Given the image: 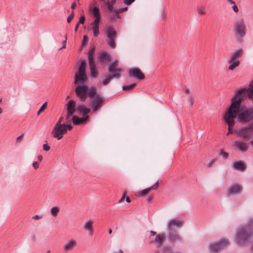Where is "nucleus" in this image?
I'll list each match as a JSON object with an SVG mask.
<instances>
[{"label": "nucleus", "instance_id": "obj_1", "mask_svg": "<svg viewBox=\"0 0 253 253\" xmlns=\"http://www.w3.org/2000/svg\"><path fill=\"white\" fill-rule=\"evenodd\" d=\"M248 88H243L237 91L231 99V104L236 105L237 109L235 113L236 118L241 123H248L253 120V107H241L244 98L247 97L253 102V80Z\"/></svg>", "mask_w": 253, "mask_h": 253}, {"label": "nucleus", "instance_id": "obj_2", "mask_svg": "<svg viewBox=\"0 0 253 253\" xmlns=\"http://www.w3.org/2000/svg\"><path fill=\"white\" fill-rule=\"evenodd\" d=\"M75 93L81 102H84L87 98H90V105L93 112L98 110L105 102L104 97L100 94H97V88L86 85H78L75 88Z\"/></svg>", "mask_w": 253, "mask_h": 253}, {"label": "nucleus", "instance_id": "obj_3", "mask_svg": "<svg viewBox=\"0 0 253 253\" xmlns=\"http://www.w3.org/2000/svg\"><path fill=\"white\" fill-rule=\"evenodd\" d=\"M253 234V219L249 221L245 226L239 228L236 235L235 242L238 245H243L248 242Z\"/></svg>", "mask_w": 253, "mask_h": 253}, {"label": "nucleus", "instance_id": "obj_4", "mask_svg": "<svg viewBox=\"0 0 253 253\" xmlns=\"http://www.w3.org/2000/svg\"><path fill=\"white\" fill-rule=\"evenodd\" d=\"M238 110L236 105L232 104L231 107H229L228 111L225 113L223 116V120L228 125V132L227 135L232 133L231 130L235 124L234 119H236L235 114Z\"/></svg>", "mask_w": 253, "mask_h": 253}, {"label": "nucleus", "instance_id": "obj_5", "mask_svg": "<svg viewBox=\"0 0 253 253\" xmlns=\"http://www.w3.org/2000/svg\"><path fill=\"white\" fill-rule=\"evenodd\" d=\"M86 61H82L79 68L78 72L75 75L74 83L81 84L82 85H84L88 79L87 75L85 74Z\"/></svg>", "mask_w": 253, "mask_h": 253}, {"label": "nucleus", "instance_id": "obj_6", "mask_svg": "<svg viewBox=\"0 0 253 253\" xmlns=\"http://www.w3.org/2000/svg\"><path fill=\"white\" fill-rule=\"evenodd\" d=\"M234 132L239 137L247 138L253 135V123L247 125L238 129H235Z\"/></svg>", "mask_w": 253, "mask_h": 253}, {"label": "nucleus", "instance_id": "obj_7", "mask_svg": "<svg viewBox=\"0 0 253 253\" xmlns=\"http://www.w3.org/2000/svg\"><path fill=\"white\" fill-rule=\"evenodd\" d=\"M108 70L110 73H112V74L110 75L111 76H117L113 77V78L117 79L121 77V74L123 72L122 68L119 66L117 60H115L110 63L108 66Z\"/></svg>", "mask_w": 253, "mask_h": 253}, {"label": "nucleus", "instance_id": "obj_8", "mask_svg": "<svg viewBox=\"0 0 253 253\" xmlns=\"http://www.w3.org/2000/svg\"><path fill=\"white\" fill-rule=\"evenodd\" d=\"M106 34L109 40L108 45L112 48H115L116 47L115 39L117 36L116 31L111 26L108 27L106 30Z\"/></svg>", "mask_w": 253, "mask_h": 253}, {"label": "nucleus", "instance_id": "obj_9", "mask_svg": "<svg viewBox=\"0 0 253 253\" xmlns=\"http://www.w3.org/2000/svg\"><path fill=\"white\" fill-rule=\"evenodd\" d=\"M65 133H66V129L64 127L63 124L62 125H55L51 131V134L53 137L58 140L61 139Z\"/></svg>", "mask_w": 253, "mask_h": 253}, {"label": "nucleus", "instance_id": "obj_10", "mask_svg": "<svg viewBox=\"0 0 253 253\" xmlns=\"http://www.w3.org/2000/svg\"><path fill=\"white\" fill-rule=\"evenodd\" d=\"M245 26L243 19H240L235 23L236 34L239 35L241 37H244L245 35Z\"/></svg>", "mask_w": 253, "mask_h": 253}, {"label": "nucleus", "instance_id": "obj_11", "mask_svg": "<svg viewBox=\"0 0 253 253\" xmlns=\"http://www.w3.org/2000/svg\"><path fill=\"white\" fill-rule=\"evenodd\" d=\"M228 244V242L226 239H221L218 242L212 244L210 246V249L213 252H216L223 247Z\"/></svg>", "mask_w": 253, "mask_h": 253}, {"label": "nucleus", "instance_id": "obj_12", "mask_svg": "<svg viewBox=\"0 0 253 253\" xmlns=\"http://www.w3.org/2000/svg\"><path fill=\"white\" fill-rule=\"evenodd\" d=\"M128 74L130 77H134L139 80H143L145 78V75L138 68H133L130 70Z\"/></svg>", "mask_w": 253, "mask_h": 253}, {"label": "nucleus", "instance_id": "obj_13", "mask_svg": "<svg viewBox=\"0 0 253 253\" xmlns=\"http://www.w3.org/2000/svg\"><path fill=\"white\" fill-rule=\"evenodd\" d=\"M242 190V186L236 183L233 185L231 186L228 190L227 194L229 195H237L241 193Z\"/></svg>", "mask_w": 253, "mask_h": 253}, {"label": "nucleus", "instance_id": "obj_14", "mask_svg": "<svg viewBox=\"0 0 253 253\" xmlns=\"http://www.w3.org/2000/svg\"><path fill=\"white\" fill-rule=\"evenodd\" d=\"M243 52V49L240 48L231 53L229 58L228 60V62L231 63L234 61L237 60L236 59L239 58L242 56Z\"/></svg>", "mask_w": 253, "mask_h": 253}, {"label": "nucleus", "instance_id": "obj_15", "mask_svg": "<svg viewBox=\"0 0 253 253\" xmlns=\"http://www.w3.org/2000/svg\"><path fill=\"white\" fill-rule=\"evenodd\" d=\"M169 240L171 243L177 242L181 240V237L178 233L174 231H169L168 236Z\"/></svg>", "mask_w": 253, "mask_h": 253}, {"label": "nucleus", "instance_id": "obj_16", "mask_svg": "<svg viewBox=\"0 0 253 253\" xmlns=\"http://www.w3.org/2000/svg\"><path fill=\"white\" fill-rule=\"evenodd\" d=\"M78 111L80 113L83 114V117L89 118L88 114L90 112V109L87 108L85 105H79L77 108Z\"/></svg>", "mask_w": 253, "mask_h": 253}, {"label": "nucleus", "instance_id": "obj_17", "mask_svg": "<svg viewBox=\"0 0 253 253\" xmlns=\"http://www.w3.org/2000/svg\"><path fill=\"white\" fill-rule=\"evenodd\" d=\"M159 186V180L152 186L146 188L141 191L138 194L139 196H145L147 195L151 190H156Z\"/></svg>", "mask_w": 253, "mask_h": 253}, {"label": "nucleus", "instance_id": "obj_18", "mask_svg": "<svg viewBox=\"0 0 253 253\" xmlns=\"http://www.w3.org/2000/svg\"><path fill=\"white\" fill-rule=\"evenodd\" d=\"M234 146L239 150L242 152H246L248 150L249 146L245 142H241L235 141L234 142Z\"/></svg>", "mask_w": 253, "mask_h": 253}, {"label": "nucleus", "instance_id": "obj_19", "mask_svg": "<svg viewBox=\"0 0 253 253\" xmlns=\"http://www.w3.org/2000/svg\"><path fill=\"white\" fill-rule=\"evenodd\" d=\"M166 238V236L164 234H158L156 235L155 240L154 241H150V243L151 244L156 243L159 246H160L162 245Z\"/></svg>", "mask_w": 253, "mask_h": 253}, {"label": "nucleus", "instance_id": "obj_20", "mask_svg": "<svg viewBox=\"0 0 253 253\" xmlns=\"http://www.w3.org/2000/svg\"><path fill=\"white\" fill-rule=\"evenodd\" d=\"M77 245V242L75 240L72 239L68 241L64 245L63 249L65 251L67 252L73 249Z\"/></svg>", "mask_w": 253, "mask_h": 253}, {"label": "nucleus", "instance_id": "obj_21", "mask_svg": "<svg viewBox=\"0 0 253 253\" xmlns=\"http://www.w3.org/2000/svg\"><path fill=\"white\" fill-rule=\"evenodd\" d=\"M182 223L183 222L180 220L172 219L170 220L169 222L168 227V230L169 231H171L172 230V227H180L182 225Z\"/></svg>", "mask_w": 253, "mask_h": 253}, {"label": "nucleus", "instance_id": "obj_22", "mask_svg": "<svg viewBox=\"0 0 253 253\" xmlns=\"http://www.w3.org/2000/svg\"><path fill=\"white\" fill-rule=\"evenodd\" d=\"M232 167L234 169L240 171H244L246 168L244 162L242 161L235 162L232 164Z\"/></svg>", "mask_w": 253, "mask_h": 253}, {"label": "nucleus", "instance_id": "obj_23", "mask_svg": "<svg viewBox=\"0 0 253 253\" xmlns=\"http://www.w3.org/2000/svg\"><path fill=\"white\" fill-rule=\"evenodd\" d=\"M76 101L72 99L69 101L67 104V112L75 113L76 112Z\"/></svg>", "mask_w": 253, "mask_h": 253}, {"label": "nucleus", "instance_id": "obj_24", "mask_svg": "<svg viewBox=\"0 0 253 253\" xmlns=\"http://www.w3.org/2000/svg\"><path fill=\"white\" fill-rule=\"evenodd\" d=\"M87 120V117L79 118L77 116H74L72 117V120L73 123L75 125H78L84 123Z\"/></svg>", "mask_w": 253, "mask_h": 253}, {"label": "nucleus", "instance_id": "obj_25", "mask_svg": "<svg viewBox=\"0 0 253 253\" xmlns=\"http://www.w3.org/2000/svg\"><path fill=\"white\" fill-rule=\"evenodd\" d=\"M92 224H93V222L91 220H88L85 222L84 227V229L85 230H87L89 232V234L90 235H92L93 233Z\"/></svg>", "mask_w": 253, "mask_h": 253}, {"label": "nucleus", "instance_id": "obj_26", "mask_svg": "<svg viewBox=\"0 0 253 253\" xmlns=\"http://www.w3.org/2000/svg\"><path fill=\"white\" fill-rule=\"evenodd\" d=\"M111 13L110 15V19L112 22H115L117 19H121V16L120 14L118 13L116 9H114L112 11H111Z\"/></svg>", "mask_w": 253, "mask_h": 253}, {"label": "nucleus", "instance_id": "obj_27", "mask_svg": "<svg viewBox=\"0 0 253 253\" xmlns=\"http://www.w3.org/2000/svg\"><path fill=\"white\" fill-rule=\"evenodd\" d=\"M116 2V0H107L106 5L109 11H112L114 9V5Z\"/></svg>", "mask_w": 253, "mask_h": 253}, {"label": "nucleus", "instance_id": "obj_28", "mask_svg": "<svg viewBox=\"0 0 253 253\" xmlns=\"http://www.w3.org/2000/svg\"><path fill=\"white\" fill-rule=\"evenodd\" d=\"M231 64L229 66L228 69L231 71L234 70L235 68L239 66L240 61L238 60L234 61L231 63Z\"/></svg>", "mask_w": 253, "mask_h": 253}, {"label": "nucleus", "instance_id": "obj_29", "mask_svg": "<svg viewBox=\"0 0 253 253\" xmlns=\"http://www.w3.org/2000/svg\"><path fill=\"white\" fill-rule=\"evenodd\" d=\"M115 76H117L115 75ZM113 77H114V76H111L110 75H106L105 77L104 80H103V81L102 83V85H106L108 84L110 82V81L113 79H114Z\"/></svg>", "mask_w": 253, "mask_h": 253}, {"label": "nucleus", "instance_id": "obj_30", "mask_svg": "<svg viewBox=\"0 0 253 253\" xmlns=\"http://www.w3.org/2000/svg\"><path fill=\"white\" fill-rule=\"evenodd\" d=\"M91 76L93 78H96L98 75V72L95 69V64L90 66Z\"/></svg>", "mask_w": 253, "mask_h": 253}, {"label": "nucleus", "instance_id": "obj_31", "mask_svg": "<svg viewBox=\"0 0 253 253\" xmlns=\"http://www.w3.org/2000/svg\"><path fill=\"white\" fill-rule=\"evenodd\" d=\"M91 12L95 18L100 17L99 9L98 7H94L91 10Z\"/></svg>", "mask_w": 253, "mask_h": 253}, {"label": "nucleus", "instance_id": "obj_32", "mask_svg": "<svg viewBox=\"0 0 253 253\" xmlns=\"http://www.w3.org/2000/svg\"><path fill=\"white\" fill-rule=\"evenodd\" d=\"M100 59L101 61L104 62V61H107L109 60V56L107 52H103L101 55H100Z\"/></svg>", "mask_w": 253, "mask_h": 253}, {"label": "nucleus", "instance_id": "obj_33", "mask_svg": "<svg viewBox=\"0 0 253 253\" xmlns=\"http://www.w3.org/2000/svg\"><path fill=\"white\" fill-rule=\"evenodd\" d=\"M60 211V208L58 207H52L50 210V212L52 215L56 216Z\"/></svg>", "mask_w": 253, "mask_h": 253}, {"label": "nucleus", "instance_id": "obj_34", "mask_svg": "<svg viewBox=\"0 0 253 253\" xmlns=\"http://www.w3.org/2000/svg\"><path fill=\"white\" fill-rule=\"evenodd\" d=\"M136 86V84L134 83V84H132L130 85H124L122 87V89L123 90H132L134 88V87H135Z\"/></svg>", "mask_w": 253, "mask_h": 253}, {"label": "nucleus", "instance_id": "obj_35", "mask_svg": "<svg viewBox=\"0 0 253 253\" xmlns=\"http://www.w3.org/2000/svg\"><path fill=\"white\" fill-rule=\"evenodd\" d=\"M88 61H89V66L95 64V62L94 61L93 55H92V53L91 52V51L89 52Z\"/></svg>", "mask_w": 253, "mask_h": 253}, {"label": "nucleus", "instance_id": "obj_36", "mask_svg": "<svg viewBox=\"0 0 253 253\" xmlns=\"http://www.w3.org/2000/svg\"><path fill=\"white\" fill-rule=\"evenodd\" d=\"M197 11L200 15H205L206 14L205 8L203 6H198L197 8Z\"/></svg>", "mask_w": 253, "mask_h": 253}, {"label": "nucleus", "instance_id": "obj_37", "mask_svg": "<svg viewBox=\"0 0 253 253\" xmlns=\"http://www.w3.org/2000/svg\"><path fill=\"white\" fill-rule=\"evenodd\" d=\"M91 29L93 31V36L95 37H98L100 34L99 27H91Z\"/></svg>", "mask_w": 253, "mask_h": 253}, {"label": "nucleus", "instance_id": "obj_38", "mask_svg": "<svg viewBox=\"0 0 253 253\" xmlns=\"http://www.w3.org/2000/svg\"><path fill=\"white\" fill-rule=\"evenodd\" d=\"M100 21V17L95 18L94 21L90 25L92 27H99V23Z\"/></svg>", "mask_w": 253, "mask_h": 253}, {"label": "nucleus", "instance_id": "obj_39", "mask_svg": "<svg viewBox=\"0 0 253 253\" xmlns=\"http://www.w3.org/2000/svg\"><path fill=\"white\" fill-rule=\"evenodd\" d=\"M47 102H45L41 106L39 110L38 111L37 113V115H39L42 112L44 111V110L47 107Z\"/></svg>", "mask_w": 253, "mask_h": 253}, {"label": "nucleus", "instance_id": "obj_40", "mask_svg": "<svg viewBox=\"0 0 253 253\" xmlns=\"http://www.w3.org/2000/svg\"><path fill=\"white\" fill-rule=\"evenodd\" d=\"M219 154L221 155L224 159H227L228 156V153L224 151L222 149L220 150Z\"/></svg>", "mask_w": 253, "mask_h": 253}, {"label": "nucleus", "instance_id": "obj_41", "mask_svg": "<svg viewBox=\"0 0 253 253\" xmlns=\"http://www.w3.org/2000/svg\"><path fill=\"white\" fill-rule=\"evenodd\" d=\"M69 122L70 123V124H63L64 127L66 129V132H67L68 130H70L72 129V126L71 124V122H70V120H69Z\"/></svg>", "mask_w": 253, "mask_h": 253}, {"label": "nucleus", "instance_id": "obj_42", "mask_svg": "<svg viewBox=\"0 0 253 253\" xmlns=\"http://www.w3.org/2000/svg\"><path fill=\"white\" fill-rule=\"evenodd\" d=\"M74 11H72L70 14V15H69L68 17H67V22L68 23H70L71 22V21L73 20V18H74Z\"/></svg>", "mask_w": 253, "mask_h": 253}, {"label": "nucleus", "instance_id": "obj_43", "mask_svg": "<svg viewBox=\"0 0 253 253\" xmlns=\"http://www.w3.org/2000/svg\"><path fill=\"white\" fill-rule=\"evenodd\" d=\"M188 101L190 103V106L192 107L194 104V99L192 96L190 95L188 98Z\"/></svg>", "mask_w": 253, "mask_h": 253}, {"label": "nucleus", "instance_id": "obj_44", "mask_svg": "<svg viewBox=\"0 0 253 253\" xmlns=\"http://www.w3.org/2000/svg\"><path fill=\"white\" fill-rule=\"evenodd\" d=\"M74 113L67 112V114L66 116V120L67 122H69V120L71 118V116L74 114Z\"/></svg>", "mask_w": 253, "mask_h": 253}, {"label": "nucleus", "instance_id": "obj_45", "mask_svg": "<svg viewBox=\"0 0 253 253\" xmlns=\"http://www.w3.org/2000/svg\"><path fill=\"white\" fill-rule=\"evenodd\" d=\"M74 113L67 112V114L66 116V120L67 122H69V120L71 118V116L74 114Z\"/></svg>", "mask_w": 253, "mask_h": 253}, {"label": "nucleus", "instance_id": "obj_46", "mask_svg": "<svg viewBox=\"0 0 253 253\" xmlns=\"http://www.w3.org/2000/svg\"><path fill=\"white\" fill-rule=\"evenodd\" d=\"M127 8H128L127 7H126L124 8H119L116 10H117L118 13H119L120 14L124 11H126L127 10Z\"/></svg>", "mask_w": 253, "mask_h": 253}, {"label": "nucleus", "instance_id": "obj_47", "mask_svg": "<svg viewBox=\"0 0 253 253\" xmlns=\"http://www.w3.org/2000/svg\"><path fill=\"white\" fill-rule=\"evenodd\" d=\"M135 0H124V2L125 4L128 5L133 2Z\"/></svg>", "mask_w": 253, "mask_h": 253}, {"label": "nucleus", "instance_id": "obj_48", "mask_svg": "<svg viewBox=\"0 0 253 253\" xmlns=\"http://www.w3.org/2000/svg\"><path fill=\"white\" fill-rule=\"evenodd\" d=\"M50 146L47 144H44L43 145V149L45 151H48L50 150Z\"/></svg>", "mask_w": 253, "mask_h": 253}, {"label": "nucleus", "instance_id": "obj_49", "mask_svg": "<svg viewBox=\"0 0 253 253\" xmlns=\"http://www.w3.org/2000/svg\"><path fill=\"white\" fill-rule=\"evenodd\" d=\"M85 22V17L84 16H81L80 18L79 21L78 23L79 24H84Z\"/></svg>", "mask_w": 253, "mask_h": 253}, {"label": "nucleus", "instance_id": "obj_50", "mask_svg": "<svg viewBox=\"0 0 253 253\" xmlns=\"http://www.w3.org/2000/svg\"><path fill=\"white\" fill-rule=\"evenodd\" d=\"M215 161H216L215 159L211 160L210 162H209L208 163V164H207L208 167L210 168L213 165V164H214L215 163Z\"/></svg>", "mask_w": 253, "mask_h": 253}, {"label": "nucleus", "instance_id": "obj_51", "mask_svg": "<svg viewBox=\"0 0 253 253\" xmlns=\"http://www.w3.org/2000/svg\"><path fill=\"white\" fill-rule=\"evenodd\" d=\"M33 166L35 169H37L39 167V162H34L33 163Z\"/></svg>", "mask_w": 253, "mask_h": 253}, {"label": "nucleus", "instance_id": "obj_52", "mask_svg": "<svg viewBox=\"0 0 253 253\" xmlns=\"http://www.w3.org/2000/svg\"><path fill=\"white\" fill-rule=\"evenodd\" d=\"M63 117H61L58 120L57 122L55 124V125L58 124V125H62L63 124H62V122L63 120Z\"/></svg>", "mask_w": 253, "mask_h": 253}, {"label": "nucleus", "instance_id": "obj_53", "mask_svg": "<svg viewBox=\"0 0 253 253\" xmlns=\"http://www.w3.org/2000/svg\"><path fill=\"white\" fill-rule=\"evenodd\" d=\"M232 9L235 12H238L239 11V9L237 7V6L236 5L235 3H234V4H232Z\"/></svg>", "mask_w": 253, "mask_h": 253}, {"label": "nucleus", "instance_id": "obj_54", "mask_svg": "<svg viewBox=\"0 0 253 253\" xmlns=\"http://www.w3.org/2000/svg\"><path fill=\"white\" fill-rule=\"evenodd\" d=\"M125 194H126V193L125 192L124 193L123 195L122 196V197H121V198L120 199V200H119V203H122L124 201L125 199Z\"/></svg>", "mask_w": 253, "mask_h": 253}, {"label": "nucleus", "instance_id": "obj_55", "mask_svg": "<svg viewBox=\"0 0 253 253\" xmlns=\"http://www.w3.org/2000/svg\"><path fill=\"white\" fill-rule=\"evenodd\" d=\"M67 41V37H66L65 40L63 42V46L62 47L60 48V49L64 48L66 47V43Z\"/></svg>", "mask_w": 253, "mask_h": 253}, {"label": "nucleus", "instance_id": "obj_56", "mask_svg": "<svg viewBox=\"0 0 253 253\" xmlns=\"http://www.w3.org/2000/svg\"><path fill=\"white\" fill-rule=\"evenodd\" d=\"M33 218L35 219H40L42 218V216L39 215H35L33 217Z\"/></svg>", "mask_w": 253, "mask_h": 253}, {"label": "nucleus", "instance_id": "obj_57", "mask_svg": "<svg viewBox=\"0 0 253 253\" xmlns=\"http://www.w3.org/2000/svg\"><path fill=\"white\" fill-rule=\"evenodd\" d=\"M24 136V134H21L20 136H19L18 137H17L16 138V141L17 142H18L20 141V140Z\"/></svg>", "mask_w": 253, "mask_h": 253}, {"label": "nucleus", "instance_id": "obj_58", "mask_svg": "<svg viewBox=\"0 0 253 253\" xmlns=\"http://www.w3.org/2000/svg\"><path fill=\"white\" fill-rule=\"evenodd\" d=\"M150 234H151V235H150V237H149V238H150V239H151V237H152V236H154V235H157V234H156V232H155V231H150Z\"/></svg>", "mask_w": 253, "mask_h": 253}, {"label": "nucleus", "instance_id": "obj_59", "mask_svg": "<svg viewBox=\"0 0 253 253\" xmlns=\"http://www.w3.org/2000/svg\"><path fill=\"white\" fill-rule=\"evenodd\" d=\"M42 159V155H39L38 156V160L39 162H41Z\"/></svg>", "mask_w": 253, "mask_h": 253}, {"label": "nucleus", "instance_id": "obj_60", "mask_svg": "<svg viewBox=\"0 0 253 253\" xmlns=\"http://www.w3.org/2000/svg\"><path fill=\"white\" fill-rule=\"evenodd\" d=\"M76 6V3L73 2V3L72 4V5H71V8H72V9H75V8Z\"/></svg>", "mask_w": 253, "mask_h": 253}, {"label": "nucleus", "instance_id": "obj_61", "mask_svg": "<svg viewBox=\"0 0 253 253\" xmlns=\"http://www.w3.org/2000/svg\"><path fill=\"white\" fill-rule=\"evenodd\" d=\"M228 2L230 3V4H234V3H235L233 0H227Z\"/></svg>", "mask_w": 253, "mask_h": 253}, {"label": "nucleus", "instance_id": "obj_62", "mask_svg": "<svg viewBox=\"0 0 253 253\" xmlns=\"http://www.w3.org/2000/svg\"><path fill=\"white\" fill-rule=\"evenodd\" d=\"M185 92L188 94L190 93V89L188 88H186L185 90Z\"/></svg>", "mask_w": 253, "mask_h": 253}, {"label": "nucleus", "instance_id": "obj_63", "mask_svg": "<svg viewBox=\"0 0 253 253\" xmlns=\"http://www.w3.org/2000/svg\"><path fill=\"white\" fill-rule=\"evenodd\" d=\"M79 24L78 23H77L76 25V27H75V31L76 32L77 31H78V27H79Z\"/></svg>", "mask_w": 253, "mask_h": 253}, {"label": "nucleus", "instance_id": "obj_64", "mask_svg": "<svg viewBox=\"0 0 253 253\" xmlns=\"http://www.w3.org/2000/svg\"><path fill=\"white\" fill-rule=\"evenodd\" d=\"M126 200L127 203H130L131 202V200L128 197H126Z\"/></svg>", "mask_w": 253, "mask_h": 253}]
</instances>
